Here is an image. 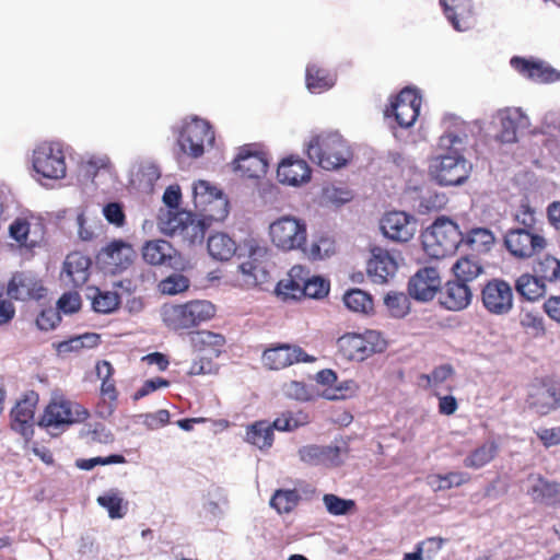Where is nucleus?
Wrapping results in <instances>:
<instances>
[{"label": "nucleus", "mask_w": 560, "mask_h": 560, "mask_svg": "<svg viewBox=\"0 0 560 560\" xmlns=\"http://www.w3.org/2000/svg\"><path fill=\"white\" fill-rule=\"evenodd\" d=\"M268 159L265 152L258 150L256 144L249 143L240 148L233 161V170L240 172L245 178H260L267 174Z\"/></svg>", "instance_id": "nucleus-16"}, {"label": "nucleus", "mask_w": 560, "mask_h": 560, "mask_svg": "<svg viewBox=\"0 0 560 560\" xmlns=\"http://www.w3.org/2000/svg\"><path fill=\"white\" fill-rule=\"evenodd\" d=\"M521 325L524 329L532 332L534 336L545 334L544 319L532 312H525L521 314Z\"/></svg>", "instance_id": "nucleus-61"}, {"label": "nucleus", "mask_w": 560, "mask_h": 560, "mask_svg": "<svg viewBox=\"0 0 560 560\" xmlns=\"http://www.w3.org/2000/svg\"><path fill=\"white\" fill-rule=\"evenodd\" d=\"M207 248L209 255L220 261H228L242 247L237 246L235 241L225 233H215L208 238Z\"/></svg>", "instance_id": "nucleus-33"}, {"label": "nucleus", "mask_w": 560, "mask_h": 560, "mask_svg": "<svg viewBox=\"0 0 560 560\" xmlns=\"http://www.w3.org/2000/svg\"><path fill=\"white\" fill-rule=\"evenodd\" d=\"M384 304L393 317L402 318L409 313V299L405 293H387L384 299Z\"/></svg>", "instance_id": "nucleus-52"}, {"label": "nucleus", "mask_w": 560, "mask_h": 560, "mask_svg": "<svg viewBox=\"0 0 560 560\" xmlns=\"http://www.w3.org/2000/svg\"><path fill=\"white\" fill-rule=\"evenodd\" d=\"M526 404L539 415L560 408V383L550 377L536 378L528 386Z\"/></svg>", "instance_id": "nucleus-9"}, {"label": "nucleus", "mask_w": 560, "mask_h": 560, "mask_svg": "<svg viewBox=\"0 0 560 560\" xmlns=\"http://www.w3.org/2000/svg\"><path fill=\"white\" fill-rule=\"evenodd\" d=\"M9 233L21 245H27L30 222L24 218H16L9 226Z\"/></svg>", "instance_id": "nucleus-62"}, {"label": "nucleus", "mask_w": 560, "mask_h": 560, "mask_svg": "<svg viewBox=\"0 0 560 560\" xmlns=\"http://www.w3.org/2000/svg\"><path fill=\"white\" fill-rule=\"evenodd\" d=\"M439 148L443 152L433 158L429 170L432 177L443 186H457L465 183L471 171V164L465 159L463 139L447 132L440 137Z\"/></svg>", "instance_id": "nucleus-1"}, {"label": "nucleus", "mask_w": 560, "mask_h": 560, "mask_svg": "<svg viewBox=\"0 0 560 560\" xmlns=\"http://www.w3.org/2000/svg\"><path fill=\"white\" fill-rule=\"evenodd\" d=\"M189 342L195 352L218 358L225 346V337L211 330H196L190 332Z\"/></svg>", "instance_id": "nucleus-28"}, {"label": "nucleus", "mask_w": 560, "mask_h": 560, "mask_svg": "<svg viewBox=\"0 0 560 560\" xmlns=\"http://www.w3.org/2000/svg\"><path fill=\"white\" fill-rule=\"evenodd\" d=\"M310 422V418L306 413L299 411L298 413H292L290 411L281 413L277 417L272 423V431L276 429L278 431H293L299 427H303Z\"/></svg>", "instance_id": "nucleus-51"}, {"label": "nucleus", "mask_w": 560, "mask_h": 560, "mask_svg": "<svg viewBox=\"0 0 560 560\" xmlns=\"http://www.w3.org/2000/svg\"><path fill=\"white\" fill-rule=\"evenodd\" d=\"M345 305L358 313H369L373 310V300L369 293L361 289H351L343 295Z\"/></svg>", "instance_id": "nucleus-49"}, {"label": "nucleus", "mask_w": 560, "mask_h": 560, "mask_svg": "<svg viewBox=\"0 0 560 560\" xmlns=\"http://www.w3.org/2000/svg\"><path fill=\"white\" fill-rule=\"evenodd\" d=\"M191 214L188 211L168 210L160 218V228L166 235L178 236Z\"/></svg>", "instance_id": "nucleus-48"}, {"label": "nucleus", "mask_w": 560, "mask_h": 560, "mask_svg": "<svg viewBox=\"0 0 560 560\" xmlns=\"http://www.w3.org/2000/svg\"><path fill=\"white\" fill-rule=\"evenodd\" d=\"M92 261L89 256L80 252H72L67 255L63 261L62 278L73 288L83 287L90 278Z\"/></svg>", "instance_id": "nucleus-22"}, {"label": "nucleus", "mask_w": 560, "mask_h": 560, "mask_svg": "<svg viewBox=\"0 0 560 560\" xmlns=\"http://www.w3.org/2000/svg\"><path fill=\"white\" fill-rule=\"evenodd\" d=\"M261 360L267 369L278 371L300 362L311 363L316 359L300 346L279 343L267 348L262 352Z\"/></svg>", "instance_id": "nucleus-15"}, {"label": "nucleus", "mask_w": 560, "mask_h": 560, "mask_svg": "<svg viewBox=\"0 0 560 560\" xmlns=\"http://www.w3.org/2000/svg\"><path fill=\"white\" fill-rule=\"evenodd\" d=\"M456 279L470 282L483 272L480 260L471 255L460 257L452 267Z\"/></svg>", "instance_id": "nucleus-43"}, {"label": "nucleus", "mask_w": 560, "mask_h": 560, "mask_svg": "<svg viewBox=\"0 0 560 560\" xmlns=\"http://www.w3.org/2000/svg\"><path fill=\"white\" fill-rule=\"evenodd\" d=\"M533 272L546 284L560 280V259L552 255L537 258L533 266Z\"/></svg>", "instance_id": "nucleus-42"}, {"label": "nucleus", "mask_w": 560, "mask_h": 560, "mask_svg": "<svg viewBox=\"0 0 560 560\" xmlns=\"http://www.w3.org/2000/svg\"><path fill=\"white\" fill-rule=\"evenodd\" d=\"M515 289L520 295L529 300L536 301L544 296L547 290V284L533 272L520 276L515 281Z\"/></svg>", "instance_id": "nucleus-37"}, {"label": "nucleus", "mask_w": 560, "mask_h": 560, "mask_svg": "<svg viewBox=\"0 0 560 560\" xmlns=\"http://www.w3.org/2000/svg\"><path fill=\"white\" fill-rule=\"evenodd\" d=\"M126 458L120 454H113L106 457L83 458L77 460V466L83 470H91L97 465L124 464Z\"/></svg>", "instance_id": "nucleus-59"}, {"label": "nucleus", "mask_w": 560, "mask_h": 560, "mask_svg": "<svg viewBox=\"0 0 560 560\" xmlns=\"http://www.w3.org/2000/svg\"><path fill=\"white\" fill-rule=\"evenodd\" d=\"M495 243L494 233L488 228H472L463 234L462 245L478 254L489 253Z\"/></svg>", "instance_id": "nucleus-32"}, {"label": "nucleus", "mask_w": 560, "mask_h": 560, "mask_svg": "<svg viewBox=\"0 0 560 560\" xmlns=\"http://www.w3.org/2000/svg\"><path fill=\"white\" fill-rule=\"evenodd\" d=\"M303 289L305 291L304 298L322 299L328 294L329 283L319 277L310 279L305 270Z\"/></svg>", "instance_id": "nucleus-56"}, {"label": "nucleus", "mask_w": 560, "mask_h": 560, "mask_svg": "<svg viewBox=\"0 0 560 560\" xmlns=\"http://www.w3.org/2000/svg\"><path fill=\"white\" fill-rule=\"evenodd\" d=\"M421 102V96L416 89L404 88L396 96L392 97L384 115L394 117L399 127L410 128L419 116Z\"/></svg>", "instance_id": "nucleus-11"}, {"label": "nucleus", "mask_w": 560, "mask_h": 560, "mask_svg": "<svg viewBox=\"0 0 560 560\" xmlns=\"http://www.w3.org/2000/svg\"><path fill=\"white\" fill-rule=\"evenodd\" d=\"M136 256L131 244L122 240H114L98 252L96 260L105 272L117 275L128 269Z\"/></svg>", "instance_id": "nucleus-13"}, {"label": "nucleus", "mask_w": 560, "mask_h": 560, "mask_svg": "<svg viewBox=\"0 0 560 560\" xmlns=\"http://www.w3.org/2000/svg\"><path fill=\"white\" fill-rule=\"evenodd\" d=\"M305 269L302 266H293L287 278L280 280L276 287V293L283 301L301 300L304 298Z\"/></svg>", "instance_id": "nucleus-29"}, {"label": "nucleus", "mask_w": 560, "mask_h": 560, "mask_svg": "<svg viewBox=\"0 0 560 560\" xmlns=\"http://www.w3.org/2000/svg\"><path fill=\"white\" fill-rule=\"evenodd\" d=\"M214 142V132L208 121L199 118L186 124L179 135L182 151L191 158H199L205 152V144Z\"/></svg>", "instance_id": "nucleus-12"}, {"label": "nucleus", "mask_w": 560, "mask_h": 560, "mask_svg": "<svg viewBox=\"0 0 560 560\" xmlns=\"http://www.w3.org/2000/svg\"><path fill=\"white\" fill-rule=\"evenodd\" d=\"M510 65L522 77L535 82H553L560 77L555 69L547 66L544 61L534 58L514 56L511 58Z\"/></svg>", "instance_id": "nucleus-20"}, {"label": "nucleus", "mask_w": 560, "mask_h": 560, "mask_svg": "<svg viewBox=\"0 0 560 560\" xmlns=\"http://www.w3.org/2000/svg\"><path fill=\"white\" fill-rule=\"evenodd\" d=\"M471 477L464 471H450L447 474H435L430 477L429 483L434 491H445L454 487H460L470 481Z\"/></svg>", "instance_id": "nucleus-45"}, {"label": "nucleus", "mask_w": 560, "mask_h": 560, "mask_svg": "<svg viewBox=\"0 0 560 560\" xmlns=\"http://www.w3.org/2000/svg\"><path fill=\"white\" fill-rule=\"evenodd\" d=\"M175 254L173 245L164 240L147 241L142 246V258L151 266H172Z\"/></svg>", "instance_id": "nucleus-30"}, {"label": "nucleus", "mask_w": 560, "mask_h": 560, "mask_svg": "<svg viewBox=\"0 0 560 560\" xmlns=\"http://www.w3.org/2000/svg\"><path fill=\"white\" fill-rule=\"evenodd\" d=\"M424 252L434 259L453 255L463 242L459 226L447 218L436 219L421 234Z\"/></svg>", "instance_id": "nucleus-4"}, {"label": "nucleus", "mask_w": 560, "mask_h": 560, "mask_svg": "<svg viewBox=\"0 0 560 560\" xmlns=\"http://www.w3.org/2000/svg\"><path fill=\"white\" fill-rule=\"evenodd\" d=\"M36 401L24 398L16 402L11 410V428L20 433L25 440H30L34 433V415Z\"/></svg>", "instance_id": "nucleus-26"}, {"label": "nucleus", "mask_w": 560, "mask_h": 560, "mask_svg": "<svg viewBox=\"0 0 560 560\" xmlns=\"http://www.w3.org/2000/svg\"><path fill=\"white\" fill-rule=\"evenodd\" d=\"M97 503L107 510L110 518H122L127 511V503L116 491H108L97 498Z\"/></svg>", "instance_id": "nucleus-50"}, {"label": "nucleus", "mask_w": 560, "mask_h": 560, "mask_svg": "<svg viewBox=\"0 0 560 560\" xmlns=\"http://www.w3.org/2000/svg\"><path fill=\"white\" fill-rule=\"evenodd\" d=\"M440 4L456 31L464 32L472 26V0H440Z\"/></svg>", "instance_id": "nucleus-25"}, {"label": "nucleus", "mask_w": 560, "mask_h": 560, "mask_svg": "<svg viewBox=\"0 0 560 560\" xmlns=\"http://www.w3.org/2000/svg\"><path fill=\"white\" fill-rule=\"evenodd\" d=\"M307 158L326 171H336L347 166L353 152L347 140L338 132H320L310 138L305 144Z\"/></svg>", "instance_id": "nucleus-2"}, {"label": "nucleus", "mask_w": 560, "mask_h": 560, "mask_svg": "<svg viewBox=\"0 0 560 560\" xmlns=\"http://www.w3.org/2000/svg\"><path fill=\"white\" fill-rule=\"evenodd\" d=\"M8 295L15 300H26L32 296L31 290L22 276H13L8 284Z\"/></svg>", "instance_id": "nucleus-60"}, {"label": "nucleus", "mask_w": 560, "mask_h": 560, "mask_svg": "<svg viewBox=\"0 0 560 560\" xmlns=\"http://www.w3.org/2000/svg\"><path fill=\"white\" fill-rule=\"evenodd\" d=\"M499 446L494 441H489L472 450L464 459V466L471 469H480L491 463L498 455Z\"/></svg>", "instance_id": "nucleus-38"}, {"label": "nucleus", "mask_w": 560, "mask_h": 560, "mask_svg": "<svg viewBox=\"0 0 560 560\" xmlns=\"http://www.w3.org/2000/svg\"><path fill=\"white\" fill-rule=\"evenodd\" d=\"M361 337L358 332H346L337 339L338 353L346 360L361 362Z\"/></svg>", "instance_id": "nucleus-47"}, {"label": "nucleus", "mask_w": 560, "mask_h": 560, "mask_svg": "<svg viewBox=\"0 0 560 560\" xmlns=\"http://www.w3.org/2000/svg\"><path fill=\"white\" fill-rule=\"evenodd\" d=\"M282 393L287 398L300 401L312 399V393L307 385L299 381H289L282 385Z\"/></svg>", "instance_id": "nucleus-58"}, {"label": "nucleus", "mask_w": 560, "mask_h": 560, "mask_svg": "<svg viewBox=\"0 0 560 560\" xmlns=\"http://www.w3.org/2000/svg\"><path fill=\"white\" fill-rule=\"evenodd\" d=\"M271 242L278 248L290 252L300 249L306 243V224L294 217H282L269 226Z\"/></svg>", "instance_id": "nucleus-8"}, {"label": "nucleus", "mask_w": 560, "mask_h": 560, "mask_svg": "<svg viewBox=\"0 0 560 560\" xmlns=\"http://www.w3.org/2000/svg\"><path fill=\"white\" fill-rule=\"evenodd\" d=\"M311 167L301 158L290 155L283 159L277 168V177L280 183L299 186L311 179Z\"/></svg>", "instance_id": "nucleus-24"}, {"label": "nucleus", "mask_w": 560, "mask_h": 560, "mask_svg": "<svg viewBox=\"0 0 560 560\" xmlns=\"http://www.w3.org/2000/svg\"><path fill=\"white\" fill-rule=\"evenodd\" d=\"M246 441L259 450H268L273 443L272 425L268 421H256L246 430Z\"/></svg>", "instance_id": "nucleus-39"}, {"label": "nucleus", "mask_w": 560, "mask_h": 560, "mask_svg": "<svg viewBox=\"0 0 560 560\" xmlns=\"http://www.w3.org/2000/svg\"><path fill=\"white\" fill-rule=\"evenodd\" d=\"M361 337V362L370 357L384 352L388 342L382 332L373 329H366L360 334Z\"/></svg>", "instance_id": "nucleus-44"}, {"label": "nucleus", "mask_w": 560, "mask_h": 560, "mask_svg": "<svg viewBox=\"0 0 560 560\" xmlns=\"http://www.w3.org/2000/svg\"><path fill=\"white\" fill-rule=\"evenodd\" d=\"M59 311L72 314L81 308V298L78 292L63 293L57 302Z\"/></svg>", "instance_id": "nucleus-64"}, {"label": "nucleus", "mask_w": 560, "mask_h": 560, "mask_svg": "<svg viewBox=\"0 0 560 560\" xmlns=\"http://www.w3.org/2000/svg\"><path fill=\"white\" fill-rule=\"evenodd\" d=\"M514 229L544 230L537 218V210L527 197L523 198L513 213Z\"/></svg>", "instance_id": "nucleus-40"}, {"label": "nucleus", "mask_w": 560, "mask_h": 560, "mask_svg": "<svg viewBox=\"0 0 560 560\" xmlns=\"http://www.w3.org/2000/svg\"><path fill=\"white\" fill-rule=\"evenodd\" d=\"M190 281L187 277L180 273H173L159 283V290L163 294L175 295L188 290Z\"/></svg>", "instance_id": "nucleus-53"}, {"label": "nucleus", "mask_w": 560, "mask_h": 560, "mask_svg": "<svg viewBox=\"0 0 560 560\" xmlns=\"http://www.w3.org/2000/svg\"><path fill=\"white\" fill-rule=\"evenodd\" d=\"M209 226V223L205 222V220L201 218L197 219L196 215L191 214L177 237L188 246L201 244Z\"/></svg>", "instance_id": "nucleus-46"}, {"label": "nucleus", "mask_w": 560, "mask_h": 560, "mask_svg": "<svg viewBox=\"0 0 560 560\" xmlns=\"http://www.w3.org/2000/svg\"><path fill=\"white\" fill-rule=\"evenodd\" d=\"M296 493L292 490H277L270 500V505L279 513H289L296 504Z\"/></svg>", "instance_id": "nucleus-57"}, {"label": "nucleus", "mask_w": 560, "mask_h": 560, "mask_svg": "<svg viewBox=\"0 0 560 560\" xmlns=\"http://www.w3.org/2000/svg\"><path fill=\"white\" fill-rule=\"evenodd\" d=\"M105 219L118 228H121L126 222V215L122 206L118 202H109L103 208Z\"/></svg>", "instance_id": "nucleus-63"}, {"label": "nucleus", "mask_w": 560, "mask_h": 560, "mask_svg": "<svg viewBox=\"0 0 560 560\" xmlns=\"http://www.w3.org/2000/svg\"><path fill=\"white\" fill-rule=\"evenodd\" d=\"M397 269L398 264L387 249L378 246L371 249V256L366 262V273L372 282L377 284L388 282Z\"/></svg>", "instance_id": "nucleus-19"}, {"label": "nucleus", "mask_w": 560, "mask_h": 560, "mask_svg": "<svg viewBox=\"0 0 560 560\" xmlns=\"http://www.w3.org/2000/svg\"><path fill=\"white\" fill-rule=\"evenodd\" d=\"M244 247L247 249L248 260L240 265V270L243 275L258 281V273H264L262 258L267 255V248L259 246L254 241L245 242Z\"/></svg>", "instance_id": "nucleus-34"}, {"label": "nucleus", "mask_w": 560, "mask_h": 560, "mask_svg": "<svg viewBox=\"0 0 560 560\" xmlns=\"http://www.w3.org/2000/svg\"><path fill=\"white\" fill-rule=\"evenodd\" d=\"M441 289V277L436 268L424 267L412 276L408 283V292L417 301L428 302L434 299Z\"/></svg>", "instance_id": "nucleus-18"}, {"label": "nucleus", "mask_w": 560, "mask_h": 560, "mask_svg": "<svg viewBox=\"0 0 560 560\" xmlns=\"http://www.w3.org/2000/svg\"><path fill=\"white\" fill-rule=\"evenodd\" d=\"M215 315V306L207 300H190L185 303H171L162 307L164 325L174 332H192V329L210 320Z\"/></svg>", "instance_id": "nucleus-3"}, {"label": "nucleus", "mask_w": 560, "mask_h": 560, "mask_svg": "<svg viewBox=\"0 0 560 560\" xmlns=\"http://www.w3.org/2000/svg\"><path fill=\"white\" fill-rule=\"evenodd\" d=\"M96 375L101 380V396L103 404L98 406L102 415L110 416L116 407L118 390L114 380L115 369L109 361L102 360L96 363Z\"/></svg>", "instance_id": "nucleus-21"}, {"label": "nucleus", "mask_w": 560, "mask_h": 560, "mask_svg": "<svg viewBox=\"0 0 560 560\" xmlns=\"http://www.w3.org/2000/svg\"><path fill=\"white\" fill-rule=\"evenodd\" d=\"M306 86L313 93H322L334 86L336 75L316 63L306 67Z\"/></svg>", "instance_id": "nucleus-36"}, {"label": "nucleus", "mask_w": 560, "mask_h": 560, "mask_svg": "<svg viewBox=\"0 0 560 560\" xmlns=\"http://www.w3.org/2000/svg\"><path fill=\"white\" fill-rule=\"evenodd\" d=\"M89 298L92 307L97 313L108 314L116 311L120 304V296L113 291H102L96 287L89 288Z\"/></svg>", "instance_id": "nucleus-41"}, {"label": "nucleus", "mask_w": 560, "mask_h": 560, "mask_svg": "<svg viewBox=\"0 0 560 560\" xmlns=\"http://www.w3.org/2000/svg\"><path fill=\"white\" fill-rule=\"evenodd\" d=\"M514 292L509 282L491 279L481 289V303L492 315H505L513 308Z\"/></svg>", "instance_id": "nucleus-14"}, {"label": "nucleus", "mask_w": 560, "mask_h": 560, "mask_svg": "<svg viewBox=\"0 0 560 560\" xmlns=\"http://www.w3.org/2000/svg\"><path fill=\"white\" fill-rule=\"evenodd\" d=\"M101 343V336L96 332H84L54 343L58 355L78 353L84 349H94Z\"/></svg>", "instance_id": "nucleus-31"}, {"label": "nucleus", "mask_w": 560, "mask_h": 560, "mask_svg": "<svg viewBox=\"0 0 560 560\" xmlns=\"http://www.w3.org/2000/svg\"><path fill=\"white\" fill-rule=\"evenodd\" d=\"M472 299V293L467 282L458 279L447 281L441 291V303L450 311H462L466 308Z\"/></svg>", "instance_id": "nucleus-27"}, {"label": "nucleus", "mask_w": 560, "mask_h": 560, "mask_svg": "<svg viewBox=\"0 0 560 560\" xmlns=\"http://www.w3.org/2000/svg\"><path fill=\"white\" fill-rule=\"evenodd\" d=\"M90 413L82 405L65 399L52 398L44 410L39 425L45 428H61L83 422Z\"/></svg>", "instance_id": "nucleus-7"}, {"label": "nucleus", "mask_w": 560, "mask_h": 560, "mask_svg": "<svg viewBox=\"0 0 560 560\" xmlns=\"http://www.w3.org/2000/svg\"><path fill=\"white\" fill-rule=\"evenodd\" d=\"M33 167L45 178L58 179L66 176L67 166L59 143L43 142L33 152Z\"/></svg>", "instance_id": "nucleus-10"}, {"label": "nucleus", "mask_w": 560, "mask_h": 560, "mask_svg": "<svg viewBox=\"0 0 560 560\" xmlns=\"http://www.w3.org/2000/svg\"><path fill=\"white\" fill-rule=\"evenodd\" d=\"M194 205L205 222L211 225L214 221H222L229 213V201L221 190L206 180L194 185Z\"/></svg>", "instance_id": "nucleus-6"}, {"label": "nucleus", "mask_w": 560, "mask_h": 560, "mask_svg": "<svg viewBox=\"0 0 560 560\" xmlns=\"http://www.w3.org/2000/svg\"><path fill=\"white\" fill-rule=\"evenodd\" d=\"M529 494L535 502L552 506L560 505L559 482L549 481L542 477H539L537 482L530 488Z\"/></svg>", "instance_id": "nucleus-35"}, {"label": "nucleus", "mask_w": 560, "mask_h": 560, "mask_svg": "<svg viewBox=\"0 0 560 560\" xmlns=\"http://www.w3.org/2000/svg\"><path fill=\"white\" fill-rule=\"evenodd\" d=\"M508 253L517 260L539 257L548 247L545 230L509 229L503 236Z\"/></svg>", "instance_id": "nucleus-5"}, {"label": "nucleus", "mask_w": 560, "mask_h": 560, "mask_svg": "<svg viewBox=\"0 0 560 560\" xmlns=\"http://www.w3.org/2000/svg\"><path fill=\"white\" fill-rule=\"evenodd\" d=\"M323 501L327 511L332 515H345L355 506L353 500L342 499L331 493L325 494Z\"/></svg>", "instance_id": "nucleus-55"}, {"label": "nucleus", "mask_w": 560, "mask_h": 560, "mask_svg": "<svg viewBox=\"0 0 560 560\" xmlns=\"http://www.w3.org/2000/svg\"><path fill=\"white\" fill-rule=\"evenodd\" d=\"M349 448L346 444L322 446V463L326 467H337L342 464L343 458L348 455Z\"/></svg>", "instance_id": "nucleus-54"}, {"label": "nucleus", "mask_w": 560, "mask_h": 560, "mask_svg": "<svg viewBox=\"0 0 560 560\" xmlns=\"http://www.w3.org/2000/svg\"><path fill=\"white\" fill-rule=\"evenodd\" d=\"M500 122V131L497 138L503 143H513L517 140V132L528 126V118L520 109L508 107L497 113Z\"/></svg>", "instance_id": "nucleus-23"}, {"label": "nucleus", "mask_w": 560, "mask_h": 560, "mask_svg": "<svg viewBox=\"0 0 560 560\" xmlns=\"http://www.w3.org/2000/svg\"><path fill=\"white\" fill-rule=\"evenodd\" d=\"M381 230L387 238L406 243L413 237L417 231V220L404 211H392L383 217Z\"/></svg>", "instance_id": "nucleus-17"}]
</instances>
